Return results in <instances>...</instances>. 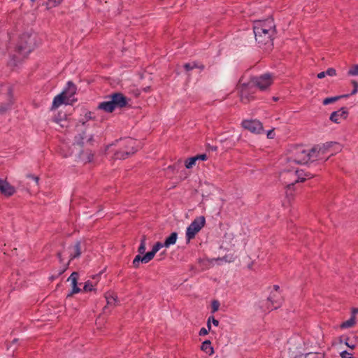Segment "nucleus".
<instances>
[{
    "label": "nucleus",
    "instance_id": "obj_1",
    "mask_svg": "<svg viewBox=\"0 0 358 358\" xmlns=\"http://www.w3.org/2000/svg\"><path fill=\"white\" fill-rule=\"evenodd\" d=\"M257 90V89L251 79L247 83L241 84L239 87V95L241 102L248 103L250 101L254 100Z\"/></svg>",
    "mask_w": 358,
    "mask_h": 358
},
{
    "label": "nucleus",
    "instance_id": "obj_2",
    "mask_svg": "<svg viewBox=\"0 0 358 358\" xmlns=\"http://www.w3.org/2000/svg\"><path fill=\"white\" fill-rule=\"evenodd\" d=\"M31 35L28 33H23L20 35L15 48V51L20 55H28L32 50Z\"/></svg>",
    "mask_w": 358,
    "mask_h": 358
},
{
    "label": "nucleus",
    "instance_id": "obj_3",
    "mask_svg": "<svg viewBox=\"0 0 358 358\" xmlns=\"http://www.w3.org/2000/svg\"><path fill=\"white\" fill-rule=\"evenodd\" d=\"M206 218L204 216L196 217L192 222L188 226L186 231V239L189 243L194 239L199 231L205 226Z\"/></svg>",
    "mask_w": 358,
    "mask_h": 358
},
{
    "label": "nucleus",
    "instance_id": "obj_4",
    "mask_svg": "<svg viewBox=\"0 0 358 358\" xmlns=\"http://www.w3.org/2000/svg\"><path fill=\"white\" fill-rule=\"evenodd\" d=\"M255 40L259 46L266 50H271L273 47V36L275 33L264 31L263 33L254 32Z\"/></svg>",
    "mask_w": 358,
    "mask_h": 358
},
{
    "label": "nucleus",
    "instance_id": "obj_5",
    "mask_svg": "<svg viewBox=\"0 0 358 358\" xmlns=\"http://www.w3.org/2000/svg\"><path fill=\"white\" fill-rule=\"evenodd\" d=\"M336 144H337V143L331 141L324 144L323 147L315 145L313 148H312L307 154L308 160H310L313 158V159L309 162L308 166L315 165L317 163L316 162L319 160L320 153L324 154L325 152L328 150L333 145Z\"/></svg>",
    "mask_w": 358,
    "mask_h": 358
},
{
    "label": "nucleus",
    "instance_id": "obj_6",
    "mask_svg": "<svg viewBox=\"0 0 358 358\" xmlns=\"http://www.w3.org/2000/svg\"><path fill=\"white\" fill-rule=\"evenodd\" d=\"M264 31L276 33L275 25L273 18L255 20L253 22V31L263 33Z\"/></svg>",
    "mask_w": 358,
    "mask_h": 358
},
{
    "label": "nucleus",
    "instance_id": "obj_7",
    "mask_svg": "<svg viewBox=\"0 0 358 358\" xmlns=\"http://www.w3.org/2000/svg\"><path fill=\"white\" fill-rule=\"evenodd\" d=\"M250 79L254 82L257 89H259L262 91L266 90L273 83L272 76L268 73L259 77H252Z\"/></svg>",
    "mask_w": 358,
    "mask_h": 358
},
{
    "label": "nucleus",
    "instance_id": "obj_8",
    "mask_svg": "<svg viewBox=\"0 0 358 358\" xmlns=\"http://www.w3.org/2000/svg\"><path fill=\"white\" fill-rule=\"evenodd\" d=\"M108 98L111 99L112 103L113 104L114 108L116 109L123 108L128 106L129 99L122 92H115L109 95H108Z\"/></svg>",
    "mask_w": 358,
    "mask_h": 358
},
{
    "label": "nucleus",
    "instance_id": "obj_9",
    "mask_svg": "<svg viewBox=\"0 0 358 358\" xmlns=\"http://www.w3.org/2000/svg\"><path fill=\"white\" fill-rule=\"evenodd\" d=\"M241 126L254 134H260L264 131L262 123L257 120H244L241 122Z\"/></svg>",
    "mask_w": 358,
    "mask_h": 358
},
{
    "label": "nucleus",
    "instance_id": "obj_10",
    "mask_svg": "<svg viewBox=\"0 0 358 358\" xmlns=\"http://www.w3.org/2000/svg\"><path fill=\"white\" fill-rule=\"evenodd\" d=\"M267 301L270 303L267 306V309L268 312H270L273 310H277L282 306L283 298L280 293L271 292L267 298Z\"/></svg>",
    "mask_w": 358,
    "mask_h": 358
},
{
    "label": "nucleus",
    "instance_id": "obj_11",
    "mask_svg": "<svg viewBox=\"0 0 358 358\" xmlns=\"http://www.w3.org/2000/svg\"><path fill=\"white\" fill-rule=\"evenodd\" d=\"M349 112L347 107H341L339 110L334 111L330 115L329 120L336 124L340 123L339 118L346 120L348 117Z\"/></svg>",
    "mask_w": 358,
    "mask_h": 358
},
{
    "label": "nucleus",
    "instance_id": "obj_12",
    "mask_svg": "<svg viewBox=\"0 0 358 358\" xmlns=\"http://www.w3.org/2000/svg\"><path fill=\"white\" fill-rule=\"evenodd\" d=\"M79 278V273L78 272L73 271L71 275L68 278V280L71 281V286L72 289L71 291L67 294L66 297H72L74 294H78L81 292V289L78 287V280Z\"/></svg>",
    "mask_w": 358,
    "mask_h": 358
},
{
    "label": "nucleus",
    "instance_id": "obj_13",
    "mask_svg": "<svg viewBox=\"0 0 358 358\" xmlns=\"http://www.w3.org/2000/svg\"><path fill=\"white\" fill-rule=\"evenodd\" d=\"M15 188L6 180L0 178V192L6 197L13 196L15 193Z\"/></svg>",
    "mask_w": 358,
    "mask_h": 358
},
{
    "label": "nucleus",
    "instance_id": "obj_14",
    "mask_svg": "<svg viewBox=\"0 0 358 358\" xmlns=\"http://www.w3.org/2000/svg\"><path fill=\"white\" fill-rule=\"evenodd\" d=\"M8 95L9 96V101L7 103H0V115L6 114L9 110H10L12 105L13 104V90L11 87L8 89Z\"/></svg>",
    "mask_w": 358,
    "mask_h": 358
},
{
    "label": "nucleus",
    "instance_id": "obj_15",
    "mask_svg": "<svg viewBox=\"0 0 358 358\" xmlns=\"http://www.w3.org/2000/svg\"><path fill=\"white\" fill-rule=\"evenodd\" d=\"M69 99L65 96V92H61L54 98L51 110H55L62 104H69Z\"/></svg>",
    "mask_w": 358,
    "mask_h": 358
},
{
    "label": "nucleus",
    "instance_id": "obj_16",
    "mask_svg": "<svg viewBox=\"0 0 358 358\" xmlns=\"http://www.w3.org/2000/svg\"><path fill=\"white\" fill-rule=\"evenodd\" d=\"M295 175L297 176V178L294 182L295 184L297 182H303L306 181L307 178H312L315 176V174L310 171H306L303 169H296L295 171Z\"/></svg>",
    "mask_w": 358,
    "mask_h": 358
},
{
    "label": "nucleus",
    "instance_id": "obj_17",
    "mask_svg": "<svg viewBox=\"0 0 358 358\" xmlns=\"http://www.w3.org/2000/svg\"><path fill=\"white\" fill-rule=\"evenodd\" d=\"M137 152V150H124L122 148H120L119 150L116 151L114 153V157L116 159H125L132 155L135 154Z\"/></svg>",
    "mask_w": 358,
    "mask_h": 358
},
{
    "label": "nucleus",
    "instance_id": "obj_18",
    "mask_svg": "<svg viewBox=\"0 0 358 358\" xmlns=\"http://www.w3.org/2000/svg\"><path fill=\"white\" fill-rule=\"evenodd\" d=\"M97 109L108 113H111L115 110L111 99L110 101H106L99 103L97 106Z\"/></svg>",
    "mask_w": 358,
    "mask_h": 358
},
{
    "label": "nucleus",
    "instance_id": "obj_19",
    "mask_svg": "<svg viewBox=\"0 0 358 358\" xmlns=\"http://www.w3.org/2000/svg\"><path fill=\"white\" fill-rule=\"evenodd\" d=\"M76 85L72 81H69L62 92H65V96L69 99L76 93Z\"/></svg>",
    "mask_w": 358,
    "mask_h": 358
},
{
    "label": "nucleus",
    "instance_id": "obj_20",
    "mask_svg": "<svg viewBox=\"0 0 358 358\" xmlns=\"http://www.w3.org/2000/svg\"><path fill=\"white\" fill-rule=\"evenodd\" d=\"M80 156L83 158V160L85 161V163H90L94 160V152L91 150H82L80 152Z\"/></svg>",
    "mask_w": 358,
    "mask_h": 358
},
{
    "label": "nucleus",
    "instance_id": "obj_21",
    "mask_svg": "<svg viewBox=\"0 0 358 358\" xmlns=\"http://www.w3.org/2000/svg\"><path fill=\"white\" fill-rule=\"evenodd\" d=\"M80 245H81L80 241H78L76 242L75 245L72 247L73 251L70 254V256H69L70 259L69 260V262L71 260H73L76 258H78L80 256V255H81Z\"/></svg>",
    "mask_w": 358,
    "mask_h": 358
},
{
    "label": "nucleus",
    "instance_id": "obj_22",
    "mask_svg": "<svg viewBox=\"0 0 358 358\" xmlns=\"http://www.w3.org/2000/svg\"><path fill=\"white\" fill-rule=\"evenodd\" d=\"M324 352H308L296 355L293 358H324Z\"/></svg>",
    "mask_w": 358,
    "mask_h": 358
},
{
    "label": "nucleus",
    "instance_id": "obj_23",
    "mask_svg": "<svg viewBox=\"0 0 358 358\" xmlns=\"http://www.w3.org/2000/svg\"><path fill=\"white\" fill-rule=\"evenodd\" d=\"M178 238V233L174 231L171 233V234L167 236L164 242V245L165 248H169L171 245H173L176 243Z\"/></svg>",
    "mask_w": 358,
    "mask_h": 358
},
{
    "label": "nucleus",
    "instance_id": "obj_24",
    "mask_svg": "<svg viewBox=\"0 0 358 358\" xmlns=\"http://www.w3.org/2000/svg\"><path fill=\"white\" fill-rule=\"evenodd\" d=\"M135 144H136V141H134V138H130V137H128V138H125L124 139V145L122 148H121L122 149L124 150H137L135 147Z\"/></svg>",
    "mask_w": 358,
    "mask_h": 358
},
{
    "label": "nucleus",
    "instance_id": "obj_25",
    "mask_svg": "<svg viewBox=\"0 0 358 358\" xmlns=\"http://www.w3.org/2000/svg\"><path fill=\"white\" fill-rule=\"evenodd\" d=\"M201 350L209 355L214 353V349L211 345L210 341L209 340H206L201 343Z\"/></svg>",
    "mask_w": 358,
    "mask_h": 358
},
{
    "label": "nucleus",
    "instance_id": "obj_26",
    "mask_svg": "<svg viewBox=\"0 0 358 358\" xmlns=\"http://www.w3.org/2000/svg\"><path fill=\"white\" fill-rule=\"evenodd\" d=\"M348 97H349V94L338 95V96H336L327 97L323 100L322 103L326 106V105L334 103L343 98H348Z\"/></svg>",
    "mask_w": 358,
    "mask_h": 358
},
{
    "label": "nucleus",
    "instance_id": "obj_27",
    "mask_svg": "<svg viewBox=\"0 0 358 358\" xmlns=\"http://www.w3.org/2000/svg\"><path fill=\"white\" fill-rule=\"evenodd\" d=\"M295 185H296L295 182H291V183L287 185L285 187V188H286L285 194H286V196L289 201L294 199V194L293 192L294 191V187Z\"/></svg>",
    "mask_w": 358,
    "mask_h": 358
},
{
    "label": "nucleus",
    "instance_id": "obj_28",
    "mask_svg": "<svg viewBox=\"0 0 358 358\" xmlns=\"http://www.w3.org/2000/svg\"><path fill=\"white\" fill-rule=\"evenodd\" d=\"M356 324V317L351 316L350 318L343 322H342L340 325L341 329L350 328L355 325Z\"/></svg>",
    "mask_w": 358,
    "mask_h": 358
},
{
    "label": "nucleus",
    "instance_id": "obj_29",
    "mask_svg": "<svg viewBox=\"0 0 358 358\" xmlns=\"http://www.w3.org/2000/svg\"><path fill=\"white\" fill-rule=\"evenodd\" d=\"M86 138L85 131H83L81 133L78 134L75 136V140L76 141L77 145H78L80 148H83L85 145L84 140Z\"/></svg>",
    "mask_w": 358,
    "mask_h": 358
},
{
    "label": "nucleus",
    "instance_id": "obj_30",
    "mask_svg": "<svg viewBox=\"0 0 358 358\" xmlns=\"http://www.w3.org/2000/svg\"><path fill=\"white\" fill-rule=\"evenodd\" d=\"M67 120V115L66 113L59 111L56 115L53 117V121L57 123H60L63 122H66Z\"/></svg>",
    "mask_w": 358,
    "mask_h": 358
},
{
    "label": "nucleus",
    "instance_id": "obj_31",
    "mask_svg": "<svg viewBox=\"0 0 358 358\" xmlns=\"http://www.w3.org/2000/svg\"><path fill=\"white\" fill-rule=\"evenodd\" d=\"M147 238L145 235H143L141 238V243L138 248V255H143L145 252V241Z\"/></svg>",
    "mask_w": 358,
    "mask_h": 358
},
{
    "label": "nucleus",
    "instance_id": "obj_32",
    "mask_svg": "<svg viewBox=\"0 0 358 358\" xmlns=\"http://www.w3.org/2000/svg\"><path fill=\"white\" fill-rule=\"evenodd\" d=\"M143 255L142 257H143L144 263H148L150 261H151L154 258L155 253L154 252V251H152L151 250L150 251H149L148 252H145Z\"/></svg>",
    "mask_w": 358,
    "mask_h": 358
},
{
    "label": "nucleus",
    "instance_id": "obj_33",
    "mask_svg": "<svg viewBox=\"0 0 358 358\" xmlns=\"http://www.w3.org/2000/svg\"><path fill=\"white\" fill-rule=\"evenodd\" d=\"M96 117L94 115V113L91 111H87L85 114V119L80 121L83 124H85L86 122H88L89 120H95Z\"/></svg>",
    "mask_w": 358,
    "mask_h": 358
},
{
    "label": "nucleus",
    "instance_id": "obj_34",
    "mask_svg": "<svg viewBox=\"0 0 358 358\" xmlns=\"http://www.w3.org/2000/svg\"><path fill=\"white\" fill-rule=\"evenodd\" d=\"M141 262L144 263L143 257L141 256V255H138L134 257V259L133 260V262H132L133 266L135 268H138L140 266Z\"/></svg>",
    "mask_w": 358,
    "mask_h": 358
},
{
    "label": "nucleus",
    "instance_id": "obj_35",
    "mask_svg": "<svg viewBox=\"0 0 358 358\" xmlns=\"http://www.w3.org/2000/svg\"><path fill=\"white\" fill-rule=\"evenodd\" d=\"M196 159L194 157L187 158L185 162V166L187 169H191L196 164Z\"/></svg>",
    "mask_w": 358,
    "mask_h": 358
},
{
    "label": "nucleus",
    "instance_id": "obj_36",
    "mask_svg": "<svg viewBox=\"0 0 358 358\" xmlns=\"http://www.w3.org/2000/svg\"><path fill=\"white\" fill-rule=\"evenodd\" d=\"M96 289L94 288V285H92V282H90V280H87V282H85V285H84V287H83V291L87 292H92V291H94L96 292Z\"/></svg>",
    "mask_w": 358,
    "mask_h": 358
},
{
    "label": "nucleus",
    "instance_id": "obj_37",
    "mask_svg": "<svg viewBox=\"0 0 358 358\" xmlns=\"http://www.w3.org/2000/svg\"><path fill=\"white\" fill-rule=\"evenodd\" d=\"M211 322L215 327H217L219 325V321L217 319H215L213 316H210L208 317L207 321V327L209 329V330H211Z\"/></svg>",
    "mask_w": 358,
    "mask_h": 358
},
{
    "label": "nucleus",
    "instance_id": "obj_38",
    "mask_svg": "<svg viewBox=\"0 0 358 358\" xmlns=\"http://www.w3.org/2000/svg\"><path fill=\"white\" fill-rule=\"evenodd\" d=\"M69 262H68L66 264H65L64 265V267L59 271V272L58 273V274L57 275H52L50 279V280H54L55 278H57L58 276L61 275L62 274H63L68 268H69Z\"/></svg>",
    "mask_w": 358,
    "mask_h": 358
},
{
    "label": "nucleus",
    "instance_id": "obj_39",
    "mask_svg": "<svg viewBox=\"0 0 358 358\" xmlns=\"http://www.w3.org/2000/svg\"><path fill=\"white\" fill-rule=\"evenodd\" d=\"M220 303L217 300H213L211 302V313H215L219 310Z\"/></svg>",
    "mask_w": 358,
    "mask_h": 358
},
{
    "label": "nucleus",
    "instance_id": "obj_40",
    "mask_svg": "<svg viewBox=\"0 0 358 358\" xmlns=\"http://www.w3.org/2000/svg\"><path fill=\"white\" fill-rule=\"evenodd\" d=\"M348 76H358V64L353 65L348 72Z\"/></svg>",
    "mask_w": 358,
    "mask_h": 358
},
{
    "label": "nucleus",
    "instance_id": "obj_41",
    "mask_svg": "<svg viewBox=\"0 0 358 358\" xmlns=\"http://www.w3.org/2000/svg\"><path fill=\"white\" fill-rule=\"evenodd\" d=\"M190 63H191V65H192L193 69H199L201 71H203L205 69L204 64H203L197 61H194Z\"/></svg>",
    "mask_w": 358,
    "mask_h": 358
},
{
    "label": "nucleus",
    "instance_id": "obj_42",
    "mask_svg": "<svg viewBox=\"0 0 358 358\" xmlns=\"http://www.w3.org/2000/svg\"><path fill=\"white\" fill-rule=\"evenodd\" d=\"M163 247H164V243H162L160 241H157L153 245V247L152 248V250L154 251V252L156 254Z\"/></svg>",
    "mask_w": 358,
    "mask_h": 358
},
{
    "label": "nucleus",
    "instance_id": "obj_43",
    "mask_svg": "<svg viewBox=\"0 0 358 358\" xmlns=\"http://www.w3.org/2000/svg\"><path fill=\"white\" fill-rule=\"evenodd\" d=\"M351 83L353 85V90L349 94V96L355 94L358 91V82L355 80H351Z\"/></svg>",
    "mask_w": 358,
    "mask_h": 358
},
{
    "label": "nucleus",
    "instance_id": "obj_44",
    "mask_svg": "<svg viewBox=\"0 0 358 358\" xmlns=\"http://www.w3.org/2000/svg\"><path fill=\"white\" fill-rule=\"evenodd\" d=\"M194 157L195 158L196 161H197V160L206 161L208 159V156L206 153L196 155L194 156Z\"/></svg>",
    "mask_w": 358,
    "mask_h": 358
},
{
    "label": "nucleus",
    "instance_id": "obj_45",
    "mask_svg": "<svg viewBox=\"0 0 358 358\" xmlns=\"http://www.w3.org/2000/svg\"><path fill=\"white\" fill-rule=\"evenodd\" d=\"M325 72L326 75L330 76H334L336 75V71L334 68H329Z\"/></svg>",
    "mask_w": 358,
    "mask_h": 358
},
{
    "label": "nucleus",
    "instance_id": "obj_46",
    "mask_svg": "<svg viewBox=\"0 0 358 358\" xmlns=\"http://www.w3.org/2000/svg\"><path fill=\"white\" fill-rule=\"evenodd\" d=\"M343 338H344V336H341V337H340V341H341V342H343ZM349 340H350V338H349L348 336H345V345H346L348 347H349V348H350L353 349V348H355V345H350V342H348V341H349Z\"/></svg>",
    "mask_w": 358,
    "mask_h": 358
},
{
    "label": "nucleus",
    "instance_id": "obj_47",
    "mask_svg": "<svg viewBox=\"0 0 358 358\" xmlns=\"http://www.w3.org/2000/svg\"><path fill=\"white\" fill-rule=\"evenodd\" d=\"M343 338H344V336H341V337H340V341H341V342H343ZM349 340H350V338H349L348 336H345V345H346L348 347H349V348H350L353 349V348H355V345H350V342H348V341H349Z\"/></svg>",
    "mask_w": 358,
    "mask_h": 358
},
{
    "label": "nucleus",
    "instance_id": "obj_48",
    "mask_svg": "<svg viewBox=\"0 0 358 358\" xmlns=\"http://www.w3.org/2000/svg\"><path fill=\"white\" fill-rule=\"evenodd\" d=\"M341 358H355L352 355V354L348 352L347 351L341 352Z\"/></svg>",
    "mask_w": 358,
    "mask_h": 358
},
{
    "label": "nucleus",
    "instance_id": "obj_49",
    "mask_svg": "<svg viewBox=\"0 0 358 358\" xmlns=\"http://www.w3.org/2000/svg\"><path fill=\"white\" fill-rule=\"evenodd\" d=\"M209 331H210V330H209L208 328L207 329L205 327H202L199 332V336H206L209 333Z\"/></svg>",
    "mask_w": 358,
    "mask_h": 358
},
{
    "label": "nucleus",
    "instance_id": "obj_50",
    "mask_svg": "<svg viewBox=\"0 0 358 358\" xmlns=\"http://www.w3.org/2000/svg\"><path fill=\"white\" fill-rule=\"evenodd\" d=\"M50 3H52V7H57L59 6L62 3V0H48Z\"/></svg>",
    "mask_w": 358,
    "mask_h": 358
},
{
    "label": "nucleus",
    "instance_id": "obj_51",
    "mask_svg": "<svg viewBox=\"0 0 358 358\" xmlns=\"http://www.w3.org/2000/svg\"><path fill=\"white\" fill-rule=\"evenodd\" d=\"M183 68L187 73L193 70L192 65H191L190 62L184 64Z\"/></svg>",
    "mask_w": 358,
    "mask_h": 358
},
{
    "label": "nucleus",
    "instance_id": "obj_52",
    "mask_svg": "<svg viewBox=\"0 0 358 358\" xmlns=\"http://www.w3.org/2000/svg\"><path fill=\"white\" fill-rule=\"evenodd\" d=\"M266 136H267V138L269 139L274 138V136H275L274 129H272L268 131Z\"/></svg>",
    "mask_w": 358,
    "mask_h": 358
},
{
    "label": "nucleus",
    "instance_id": "obj_53",
    "mask_svg": "<svg viewBox=\"0 0 358 358\" xmlns=\"http://www.w3.org/2000/svg\"><path fill=\"white\" fill-rule=\"evenodd\" d=\"M27 178H31L34 179L36 181V185H38V180H39V177L38 176H36L33 175V174H28L27 176Z\"/></svg>",
    "mask_w": 358,
    "mask_h": 358
},
{
    "label": "nucleus",
    "instance_id": "obj_54",
    "mask_svg": "<svg viewBox=\"0 0 358 358\" xmlns=\"http://www.w3.org/2000/svg\"><path fill=\"white\" fill-rule=\"evenodd\" d=\"M56 255H57V258L59 259V263L60 264H63L64 263V259L62 258V251L57 252Z\"/></svg>",
    "mask_w": 358,
    "mask_h": 358
},
{
    "label": "nucleus",
    "instance_id": "obj_55",
    "mask_svg": "<svg viewBox=\"0 0 358 358\" xmlns=\"http://www.w3.org/2000/svg\"><path fill=\"white\" fill-rule=\"evenodd\" d=\"M87 143L90 144V145H93L94 139L93 135H91L87 140Z\"/></svg>",
    "mask_w": 358,
    "mask_h": 358
},
{
    "label": "nucleus",
    "instance_id": "obj_56",
    "mask_svg": "<svg viewBox=\"0 0 358 358\" xmlns=\"http://www.w3.org/2000/svg\"><path fill=\"white\" fill-rule=\"evenodd\" d=\"M358 313V308H352L351 309V316L356 317V315Z\"/></svg>",
    "mask_w": 358,
    "mask_h": 358
},
{
    "label": "nucleus",
    "instance_id": "obj_57",
    "mask_svg": "<svg viewBox=\"0 0 358 358\" xmlns=\"http://www.w3.org/2000/svg\"><path fill=\"white\" fill-rule=\"evenodd\" d=\"M326 76V74H325V72L324 71H322L320 73H319L317 76V77L319 78V79H322V78H324V77Z\"/></svg>",
    "mask_w": 358,
    "mask_h": 358
},
{
    "label": "nucleus",
    "instance_id": "obj_58",
    "mask_svg": "<svg viewBox=\"0 0 358 358\" xmlns=\"http://www.w3.org/2000/svg\"><path fill=\"white\" fill-rule=\"evenodd\" d=\"M106 299L108 304H111L113 301H116V299L113 296H111L110 298L106 297Z\"/></svg>",
    "mask_w": 358,
    "mask_h": 358
},
{
    "label": "nucleus",
    "instance_id": "obj_59",
    "mask_svg": "<svg viewBox=\"0 0 358 358\" xmlns=\"http://www.w3.org/2000/svg\"><path fill=\"white\" fill-rule=\"evenodd\" d=\"M273 289H274L276 292H278V293H279V291H280V287H279V285H273Z\"/></svg>",
    "mask_w": 358,
    "mask_h": 358
},
{
    "label": "nucleus",
    "instance_id": "obj_60",
    "mask_svg": "<svg viewBox=\"0 0 358 358\" xmlns=\"http://www.w3.org/2000/svg\"><path fill=\"white\" fill-rule=\"evenodd\" d=\"M59 124H60L61 127H62V128H64V127L67 128L69 127V125L66 123V122H64V123L60 122Z\"/></svg>",
    "mask_w": 358,
    "mask_h": 358
},
{
    "label": "nucleus",
    "instance_id": "obj_61",
    "mask_svg": "<svg viewBox=\"0 0 358 358\" xmlns=\"http://www.w3.org/2000/svg\"><path fill=\"white\" fill-rule=\"evenodd\" d=\"M143 90L145 92H150L151 90V87L148 86L145 88L143 89Z\"/></svg>",
    "mask_w": 358,
    "mask_h": 358
},
{
    "label": "nucleus",
    "instance_id": "obj_62",
    "mask_svg": "<svg viewBox=\"0 0 358 358\" xmlns=\"http://www.w3.org/2000/svg\"><path fill=\"white\" fill-rule=\"evenodd\" d=\"M252 266H253V262H251L248 265V268L250 270L252 269Z\"/></svg>",
    "mask_w": 358,
    "mask_h": 358
},
{
    "label": "nucleus",
    "instance_id": "obj_63",
    "mask_svg": "<svg viewBox=\"0 0 358 358\" xmlns=\"http://www.w3.org/2000/svg\"><path fill=\"white\" fill-rule=\"evenodd\" d=\"M18 341V339L17 338H14L12 341V344H15V343H17Z\"/></svg>",
    "mask_w": 358,
    "mask_h": 358
},
{
    "label": "nucleus",
    "instance_id": "obj_64",
    "mask_svg": "<svg viewBox=\"0 0 358 358\" xmlns=\"http://www.w3.org/2000/svg\"><path fill=\"white\" fill-rule=\"evenodd\" d=\"M209 148L212 150H217V147L216 146H212V147H210Z\"/></svg>",
    "mask_w": 358,
    "mask_h": 358
}]
</instances>
